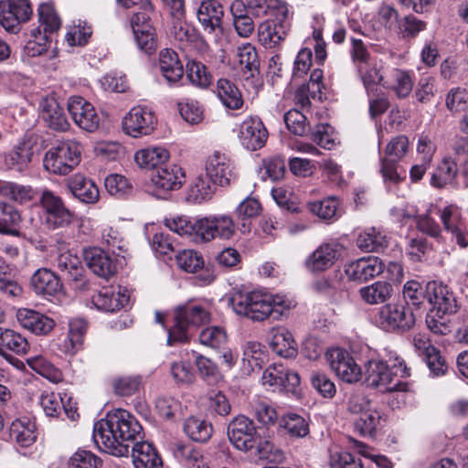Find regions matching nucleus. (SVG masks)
<instances>
[{
    "label": "nucleus",
    "mask_w": 468,
    "mask_h": 468,
    "mask_svg": "<svg viewBox=\"0 0 468 468\" xmlns=\"http://www.w3.org/2000/svg\"><path fill=\"white\" fill-rule=\"evenodd\" d=\"M410 376L409 368L403 360L391 367L382 360H370L365 367V382L367 387L379 388L382 392L407 391L406 382L396 380V378Z\"/></svg>",
    "instance_id": "3"
},
{
    "label": "nucleus",
    "mask_w": 468,
    "mask_h": 468,
    "mask_svg": "<svg viewBox=\"0 0 468 468\" xmlns=\"http://www.w3.org/2000/svg\"><path fill=\"white\" fill-rule=\"evenodd\" d=\"M427 366L434 376L444 375L447 370V365L444 358L441 356L439 350L431 345L424 347L423 352Z\"/></svg>",
    "instance_id": "60"
},
{
    "label": "nucleus",
    "mask_w": 468,
    "mask_h": 468,
    "mask_svg": "<svg viewBox=\"0 0 468 468\" xmlns=\"http://www.w3.org/2000/svg\"><path fill=\"white\" fill-rule=\"evenodd\" d=\"M169 158L168 151L164 147H149L138 151L134 159L136 163L144 168L156 170L161 165H165V162Z\"/></svg>",
    "instance_id": "36"
},
{
    "label": "nucleus",
    "mask_w": 468,
    "mask_h": 468,
    "mask_svg": "<svg viewBox=\"0 0 468 468\" xmlns=\"http://www.w3.org/2000/svg\"><path fill=\"white\" fill-rule=\"evenodd\" d=\"M409 140L405 135H398L390 140L384 151V158L399 161L406 154Z\"/></svg>",
    "instance_id": "61"
},
{
    "label": "nucleus",
    "mask_w": 468,
    "mask_h": 468,
    "mask_svg": "<svg viewBox=\"0 0 468 468\" xmlns=\"http://www.w3.org/2000/svg\"><path fill=\"white\" fill-rule=\"evenodd\" d=\"M39 201L46 212L45 223L49 229H64L73 222L74 213L68 209L61 197L52 191L44 190Z\"/></svg>",
    "instance_id": "8"
},
{
    "label": "nucleus",
    "mask_w": 468,
    "mask_h": 468,
    "mask_svg": "<svg viewBox=\"0 0 468 468\" xmlns=\"http://www.w3.org/2000/svg\"><path fill=\"white\" fill-rule=\"evenodd\" d=\"M261 207L260 202L252 197L244 199L237 207L236 214L237 218L242 221V231L249 230V225L247 220L251 218L258 216L261 212Z\"/></svg>",
    "instance_id": "57"
},
{
    "label": "nucleus",
    "mask_w": 468,
    "mask_h": 468,
    "mask_svg": "<svg viewBox=\"0 0 468 468\" xmlns=\"http://www.w3.org/2000/svg\"><path fill=\"white\" fill-rule=\"evenodd\" d=\"M196 366L201 378L209 385H215L221 379L217 365L209 358L201 355L196 358Z\"/></svg>",
    "instance_id": "54"
},
{
    "label": "nucleus",
    "mask_w": 468,
    "mask_h": 468,
    "mask_svg": "<svg viewBox=\"0 0 468 468\" xmlns=\"http://www.w3.org/2000/svg\"><path fill=\"white\" fill-rule=\"evenodd\" d=\"M80 154L81 146L77 142H61L46 153L44 167L55 175H68L79 165Z\"/></svg>",
    "instance_id": "5"
},
{
    "label": "nucleus",
    "mask_w": 468,
    "mask_h": 468,
    "mask_svg": "<svg viewBox=\"0 0 468 468\" xmlns=\"http://www.w3.org/2000/svg\"><path fill=\"white\" fill-rule=\"evenodd\" d=\"M211 216L191 220L188 217L178 216L166 218L165 226L180 236H187L194 241L202 243L215 239Z\"/></svg>",
    "instance_id": "7"
},
{
    "label": "nucleus",
    "mask_w": 468,
    "mask_h": 468,
    "mask_svg": "<svg viewBox=\"0 0 468 468\" xmlns=\"http://www.w3.org/2000/svg\"><path fill=\"white\" fill-rule=\"evenodd\" d=\"M186 76L193 85L201 89L208 87L212 81V76L207 71V67L195 60L186 64Z\"/></svg>",
    "instance_id": "49"
},
{
    "label": "nucleus",
    "mask_w": 468,
    "mask_h": 468,
    "mask_svg": "<svg viewBox=\"0 0 468 468\" xmlns=\"http://www.w3.org/2000/svg\"><path fill=\"white\" fill-rule=\"evenodd\" d=\"M385 270L384 262L375 256L362 257L351 261L345 267V272L349 280L365 282L381 274Z\"/></svg>",
    "instance_id": "15"
},
{
    "label": "nucleus",
    "mask_w": 468,
    "mask_h": 468,
    "mask_svg": "<svg viewBox=\"0 0 468 468\" xmlns=\"http://www.w3.org/2000/svg\"><path fill=\"white\" fill-rule=\"evenodd\" d=\"M331 369L336 376L346 383H356L360 380L362 371L354 357L341 348H334L328 353Z\"/></svg>",
    "instance_id": "12"
},
{
    "label": "nucleus",
    "mask_w": 468,
    "mask_h": 468,
    "mask_svg": "<svg viewBox=\"0 0 468 468\" xmlns=\"http://www.w3.org/2000/svg\"><path fill=\"white\" fill-rule=\"evenodd\" d=\"M361 299L367 304H380L388 301L393 294L391 283L384 281L364 286L358 291Z\"/></svg>",
    "instance_id": "33"
},
{
    "label": "nucleus",
    "mask_w": 468,
    "mask_h": 468,
    "mask_svg": "<svg viewBox=\"0 0 468 468\" xmlns=\"http://www.w3.org/2000/svg\"><path fill=\"white\" fill-rule=\"evenodd\" d=\"M228 437L236 449L242 452L254 450L259 459H269L273 449L269 441L258 434L253 420L245 415H239L229 423Z\"/></svg>",
    "instance_id": "2"
},
{
    "label": "nucleus",
    "mask_w": 468,
    "mask_h": 468,
    "mask_svg": "<svg viewBox=\"0 0 468 468\" xmlns=\"http://www.w3.org/2000/svg\"><path fill=\"white\" fill-rule=\"evenodd\" d=\"M9 436L18 446L27 448L36 441V425L28 419L15 420L10 425Z\"/></svg>",
    "instance_id": "32"
},
{
    "label": "nucleus",
    "mask_w": 468,
    "mask_h": 468,
    "mask_svg": "<svg viewBox=\"0 0 468 468\" xmlns=\"http://www.w3.org/2000/svg\"><path fill=\"white\" fill-rule=\"evenodd\" d=\"M250 14L254 17L271 16L276 19L288 17V7L280 0H245Z\"/></svg>",
    "instance_id": "28"
},
{
    "label": "nucleus",
    "mask_w": 468,
    "mask_h": 468,
    "mask_svg": "<svg viewBox=\"0 0 468 468\" xmlns=\"http://www.w3.org/2000/svg\"><path fill=\"white\" fill-rule=\"evenodd\" d=\"M39 110L43 121L50 129L65 132L69 128V122L63 108L54 97L42 98L39 102Z\"/></svg>",
    "instance_id": "24"
},
{
    "label": "nucleus",
    "mask_w": 468,
    "mask_h": 468,
    "mask_svg": "<svg viewBox=\"0 0 468 468\" xmlns=\"http://www.w3.org/2000/svg\"><path fill=\"white\" fill-rule=\"evenodd\" d=\"M209 313L199 305L180 306L176 310L175 325L168 332V345L189 340L188 329L209 322Z\"/></svg>",
    "instance_id": "6"
},
{
    "label": "nucleus",
    "mask_w": 468,
    "mask_h": 468,
    "mask_svg": "<svg viewBox=\"0 0 468 468\" xmlns=\"http://www.w3.org/2000/svg\"><path fill=\"white\" fill-rule=\"evenodd\" d=\"M88 323L83 318H73L69 323V336L65 341V352L73 355L81 349Z\"/></svg>",
    "instance_id": "38"
},
{
    "label": "nucleus",
    "mask_w": 468,
    "mask_h": 468,
    "mask_svg": "<svg viewBox=\"0 0 468 468\" xmlns=\"http://www.w3.org/2000/svg\"><path fill=\"white\" fill-rule=\"evenodd\" d=\"M339 257L336 244L324 243L319 246L306 260V268L313 272L324 271L334 265Z\"/></svg>",
    "instance_id": "26"
},
{
    "label": "nucleus",
    "mask_w": 468,
    "mask_h": 468,
    "mask_svg": "<svg viewBox=\"0 0 468 468\" xmlns=\"http://www.w3.org/2000/svg\"><path fill=\"white\" fill-rule=\"evenodd\" d=\"M132 448L135 468H161L163 462L154 446L147 441H137Z\"/></svg>",
    "instance_id": "30"
},
{
    "label": "nucleus",
    "mask_w": 468,
    "mask_h": 468,
    "mask_svg": "<svg viewBox=\"0 0 468 468\" xmlns=\"http://www.w3.org/2000/svg\"><path fill=\"white\" fill-rule=\"evenodd\" d=\"M416 319L412 309L404 304H387L378 313V323L387 331L399 333L410 330Z\"/></svg>",
    "instance_id": "9"
},
{
    "label": "nucleus",
    "mask_w": 468,
    "mask_h": 468,
    "mask_svg": "<svg viewBox=\"0 0 468 468\" xmlns=\"http://www.w3.org/2000/svg\"><path fill=\"white\" fill-rule=\"evenodd\" d=\"M380 418V413L376 410L363 411L354 422L355 429L363 436L372 437L376 433Z\"/></svg>",
    "instance_id": "47"
},
{
    "label": "nucleus",
    "mask_w": 468,
    "mask_h": 468,
    "mask_svg": "<svg viewBox=\"0 0 468 468\" xmlns=\"http://www.w3.org/2000/svg\"><path fill=\"white\" fill-rule=\"evenodd\" d=\"M458 173L455 161L451 157L444 158L439 165L436 172L432 175L431 183L437 187H442L454 181Z\"/></svg>",
    "instance_id": "45"
},
{
    "label": "nucleus",
    "mask_w": 468,
    "mask_h": 468,
    "mask_svg": "<svg viewBox=\"0 0 468 468\" xmlns=\"http://www.w3.org/2000/svg\"><path fill=\"white\" fill-rule=\"evenodd\" d=\"M217 95L222 104L230 110H239L243 105L240 91L235 84L226 79H220L217 83Z\"/></svg>",
    "instance_id": "37"
},
{
    "label": "nucleus",
    "mask_w": 468,
    "mask_h": 468,
    "mask_svg": "<svg viewBox=\"0 0 468 468\" xmlns=\"http://www.w3.org/2000/svg\"><path fill=\"white\" fill-rule=\"evenodd\" d=\"M215 239H230L236 233V225L227 215L211 216Z\"/></svg>",
    "instance_id": "56"
},
{
    "label": "nucleus",
    "mask_w": 468,
    "mask_h": 468,
    "mask_svg": "<svg viewBox=\"0 0 468 468\" xmlns=\"http://www.w3.org/2000/svg\"><path fill=\"white\" fill-rule=\"evenodd\" d=\"M227 340V334L220 326H207L199 334L200 343L214 349L224 347Z\"/></svg>",
    "instance_id": "51"
},
{
    "label": "nucleus",
    "mask_w": 468,
    "mask_h": 468,
    "mask_svg": "<svg viewBox=\"0 0 468 468\" xmlns=\"http://www.w3.org/2000/svg\"><path fill=\"white\" fill-rule=\"evenodd\" d=\"M223 5L217 0H203L197 10V18L203 30L208 34L223 33Z\"/></svg>",
    "instance_id": "17"
},
{
    "label": "nucleus",
    "mask_w": 468,
    "mask_h": 468,
    "mask_svg": "<svg viewBox=\"0 0 468 468\" xmlns=\"http://www.w3.org/2000/svg\"><path fill=\"white\" fill-rule=\"evenodd\" d=\"M175 457L187 468H209L207 458L202 452L189 444H177Z\"/></svg>",
    "instance_id": "34"
},
{
    "label": "nucleus",
    "mask_w": 468,
    "mask_h": 468,
    "mask_svg": "<svg viewBox=\"0 0 468 468\" xmlns=\"http://www.w3.org/2000/svg\"><path fill=\"white\" fill-rule=\"evenodd\" d=\"M159 68L162 76L169 85L177 83L183 78V65L177 53L171 48H165L160 51Z\"/></svg>",
    "instance_id": "27"
},
{
    "label": "nucleus",
    "mask_w": 468,
    "mask_h": 468,
    "mask_svg": "<svg viewBox=\"0 0 468 468\" xmlns=\"http://www.w3.org/2000/svg\"><path fill=\"white\" fill-rule=\"evenodd\" d=\"M38 19L40 25L44 27L45 35L53 33L60 28L61 21L50 4H41L38 6Z\"/></svg>",
    "instance_id": "52"
},
{
    "label": "nucleus",
    "mask_w": 468,
    "mask_h": 468,
    "mask_svg": "<svg viewBox=\"0 0 468 468\" xmlns=\"http://www.w3.org/2000/svg\"><path fill=\"white\" fill-rule=\"evenodd\" d=\"M426 297L432 307L430 313L438 317L453 314L459 309L453 292L442 282H429L426 284Z\"/></svg>",
    "instance_id": "10"
},
{
    "label": "nucleus",
    "mask_w": 468,
    "mask_h": 468,
    "mask_svg": "<svg viewBox=\"0 0 468 468\" xmlns=\"http://www.w3.org/2000/svg\"><path fill=\"white\" fill-rule=\"evenodd\" d=\"M403 298L406 302V305L420 306L426 299V287L423 286L417 281H409L403 286Z\"/></svg>",
    "instance_id": "58"
},
{
    "label": "nucleus",
    "mask_w": 468,
    "mask_h": 468,
    "mask_svg": "<svg viewBox=\"0 0 468 468\" xmlns=\"http://www.w3.org/2000/svg\"><path fill=\"white\" fill-rule=\"evenodd\" d=\"M185 178L183 169L177 165H165L157 167L152 172L153 185L164 192L176 190L181 187Z\"/></svg>",
    "instance_id": "21"
},
{
    "label": "nucleus",
    "mask_w": 468,
    "mask_h": 468,
    "mask_svg": "<svg viewBox=\"0 0 468 468\" xmlns=\"http://www.w3.org/2000/svg\"><path fill=\"white\" fill-rule=\"evenodd\" d=\"M30 287L37 295L50 297L55 296L62 290V282L51 270L40 268L31 276Z\"/></svg>",
    "instance_id": "22"
},
{
    "label": "nucleus",
    "mask_w": 468,
    "mask_h": 468,
    "mask_svg": "<svg viewBox=\"0 0 468 468\" xmlns=\"http://www.w3.org/2000/svg\"><path fill=\"white\" fill-rule=\"evenodd\" d=\"M184 431L193 441L198 442L207 441L212 435V425L197 417H189L184 424Z\"/></svg>",
    "instance_id": "43"
},
{
    "label": "nucleus",
    "mask_w": 468,
    "mask_h": 468,
    "mask_svg": "<svg viewBox=\"0 0 468 468\" xmlns=\"http://www.w3.org/2000/svg\"><path fill=\"white\" fill-rule=\"evenodd\" d=\"M392 83H386V88L392 90L399 99L410 95L413 88V81L407 71L394 69L392 71Z\"/></svg>",
    "instance_id": "48"
},
{
    "label": "nucleus",
    "mask_w": 468,
    "mask_h": 468,
    "mask_svg": "<svg viewBox=\"0 0 468 468\" xmlns=\"http://www.w3.org/2000/svg\"><path fill=\"white\" fill-rule=\"evenodd\" d=\"M268 131L259 117H249L239 127V140L250 151L261 149L266 144Z\"/></svg>",
    "instance_id": "18"
},
{
    "label": "nucleus",
    "mask_w": 468,
    "mask_h": 468,
    "mask_svg": "<svg viewBox=\"0 0 468 468\" xmlns=\"http://www.w3.org/2000/svg\"><path fill=\"white\" fill-rule=\"evenodd\" d=\"M68 186L75 197L86 204H94L99 200L98 186L84 176L77 174L68 180Z\"/></svg>",
    "instance_id": "29"
},
{
    "label": "nucleus",
    "mask_w": 468,
    "mask_h": 468,
    "mask_svg": "<svg viewBox=\"0 0 468 468\" xmlns=\"http://www.w3.org/2000/svg\"><path fill=\"white\" fill-rule=\"evenodd\" d=\"M356 70L369 97H374L375 91L378 90V84L386 86L382 76L374 65L370 63L367 65L361 64Z\"/></svg>",
    "instance_id": "46"
},
{
    "label": "nucleus",
    "mask_w": 468,
    "mask_h": 468,
    "mask_svg": "<svg viewBox=\"0 0 468 468\" xmlns=\"http://www.w3.org/2000/svg\"><path fill=\"white\" fill-rule=\"evenodd\" d=\"M20 325L36 335H48L55 326V322L48 316L32 309L21 308L16 312Z\"/></svg>",
    "instance_id": "25"
},
{
    "label": "nucleus",
    "mask_w": 468,
    "mask_h": 468,
    "mask_svg": "<svg viewBox=\"0 0 468 468\" xmlns=\"http://www.w3.org/2000/svg\"><path fill=\"white\" fill-rule=\"evenodd\" d=\"M92 35L91 27L86 22L80 21L74 25L66 35L69 46H85Z\"/></svg>",
    "instance_id": "59"
},
{
    "label": "nucleus",
    "mask_w": 468,
    "mask_h": 468,
    "mask_svg": "<svg viewBox=\"0 0 468 468\" xmlns=\"http://www.w3.org/2000/svg\"><path fill=\"white\" fill-rule=\"evenodd\" d=\"M446 107L453 112H463L468 108V92L464 89H452L446 97Z\"/></svg>",
    "instance_id": "64"
},
{
    "label": "nucleus",
    "mask_w": 468,
    "mask_h": 468,
    "mask_svg": "<svg viewBox=\"0 0 468 468\" xmlns=\"http://www.w3.org/2000/svg\"><path fill=\"white\" fill-rule=\"evenodd\" d=\"M388 239L380 230L370 228L361 232L356 239V246L364 251H379L388 246Z\"/></svg>",
    "instance_id": "40"
},
{
    "label": "nucleus",
    "mask_w": 468,
    "mask_h": 468,
    "mask_svg": "<svg viewBox=\"0 0 468 468\" xmlns=\"http://www.w3.org/2000/svg\"><path fill=\"white\" fill-rule=\"evenodd\" d=\"M20 222L19 211L13 205L0 201V233L18 236L16 228Z\"/></svg>",
    "instance_id": "41"
},
{
    "label": "nucleus",
    "mask_w": 468,
    "mask_h": 468,
    "mask_svg": "<svg viewBox=\"0 0 468 468\" xmlns=\"http://www.w3.org/2000/svg\"><path fill=\"white\" fill-rule=\"evenodd\" d=\"M439 216L444 229L452 234L456 243L462 248H467L468 235L460 209L453 205H450L440 210Z\"/></svg>",
    "instance_id": "20"
},
{
    "label": "nucleus",
    "mask_w": 468,
    "mask_h": 468,
    "mask_svg": "<svg viewBox=\"0 0 468 468\" xmlns=\"http://www.w3.org/2000/svg\"><path fill=\"white\" fill-rule=\"evenodd\" d=\"M283 19H266L258 27V36L260 41L267 48H272L283 41L291 28V25L287 20Z\"/></svg>",
    "instance_id": "19"
},
{
    "label": "nucleus",
    "mask_w": 468,
    "mask_h": 468,
    "mask_svg": "<svg viewBox=\"0 0 468 468\" xmlns=\"http://www.w3.org/2000/svg\"><path fill=\"white\" fill-rule=\"evenodd\" d=\"M154 113L145 107H133L123 118L124 132L134 138L150 134L155 127Z\"/></svg>",
    "instance_id": "14"
},
{
    "label": "nucleus",
    "mask_w": 468,
    "mask_h": 468,
    "mask_svg": "<svg viewBox=\"0 0 468 468\" xmlns=\"http://www.w3.org/2000/svg\"><path fill=\"white\" fill-rule=\"evenodd\" d=\"M270 346L276 354L285 358L294 357L298 353L297 344L286 328L279 327L271 331Z\"/></svg>",
    "instance_id": "31"
},
{
    "label": "nucleus",
    "mask_w": 468,
    "mask_h": 468,
    "mask_svg": "<svg viewBox=\"0 0 468 468\" xmlns=\"http://www.w3.org/2000/svg\"><path fill=\"white\" fill-rule=\"evenodd\" d=\"M206 173L213 184L221 186H229L236 177L231 160L220 152L216 151L206 162Z\"/></svg>",
    "instance_id": "16"
},
{
    "label": "nucleus",
    "mask_w": 468,
    "mask_h": 468,
    "mask_svg": "<svg viewBox=\"0 0 468 468\" xmlns=\"http://www.w3.org/2000/svg\"><path fill=\"white\" fill-rule=\"evenodd\" d=\"M34 155L33 144L30 139H24L6 157V163L22 171L31 162Z\"/></svg>",
    "instance_id": "42"
},
{
    "label": "nucleus",
    "mask_w": 468,
    "mask_h": 468,
    "mask_svg": "<svg viewBox=\"0 0 468 468\" xmlns=\"http://www.w3.org/2000/svg\"><path fill=\"white\" fill-rule=\"evenodd\" d=\"M29 349L26 337L10 329H0V354L5 355L9 350L17 355H24Z\"/></svg>",
    "instance_id": "39"
},
{
    "label": "nucleus",
    "mask_w": 468,
    "mask_h": 468,
    "mask_svg": "<svg viewBox=\"0 0 468 468\" xmlns=\"http://www.w3.org/2000/svg\"><path fill=\"white\" fill-rule=\"evenodd\" d=\"M279 427L291 437L303 438L309 433V424L305 419L296 413H288L279 420Z\"/></svg>",
    "instance_id": "44"
},
{
    "label": "nucleus",
    "mask_w": 468,
    "mask_h": 468,
    "mask_svg": "<svg viewBox=\"0 0 468 468\" xmlns=\"http://www.w3.org/2000/svg\"><path fill=\"white\" fill-rule=\"evenodd\" d=\"M105 188L112 196L122 197L132 189V185L123 176L113 174L105 178Z\"/></svg>",
    "instance_id": "63"
},
{
    "label": "nucleus",
    "mask_w": 468,
    "mask_h": 468,
    "mask_svg": "<svg viewBox=\"0 0 468 468\" xmlns=\"http://www.w3.org/2000/svg\"><path fill=\"white\" fill-rule=\"evenodd\" d=\"M143 428L129 411L117 409L95 422L93 440L99 449L116 457L128 456L130 448L142 438Z\"/></svg>",
    "instance_id": "1"
},
{
    "label": "nucleus",
    "mask_w": 468,
    "mask_h": 468,
    "mask_svg": "<svg viewBox=\"0 0 468 468\" xmlns=\"http://www.w3.org/2000/svg\"><path fill=\"white\" fill-rule=\"evenodd\" d=\"M84 259L89 269L99 277L107 280L116 272L114 260L108 252L100 248L86 250Z\"/></svg>",
    "instance_id": "23"
},
{
    "label": "nucleus",
    "mask_w": 468,
    "mask_h": 468,
    "mask_svg": "<svg viewBox=\"0 0 468 468\" xmlns=\"http://www.w3.org/2000/svg\"><path fill=\"white\" fill-rule=\"evenodd\" d=\"M338 202L335 198H327L321 201L308 203L309 210L318 218L327 220L335 216Z\"/></svg>",
    "instance_id": "62"
},
{
    "label": "nucleus",
    "mask_w": 468,
    "mask_h": 468,
    "mask_svg": "<svg viewBox=\"0 0 468 468\" xmlns=\"http://www.w3.org/2000/svg\"><path fill=\"white\" fill-rule=\"evenodd\" d=\"M287 129L295 135L303 136L309 132L306 117L298 110L292 109L284 116Z\"/></svg>",
    "instance_id": "53"
},
{
    "label": "nucleus",
    "mask_w": 468,
    "mask_h": 468,
    "mask_svg": "<svg viewBox=\"0 0 468 468\" xmlns=\"http://www.w3.org/2000/svg\"><path fill=\"white\" fill-rule=\"evenodd\" d=\"M176 262L180 269L194 273L204 266L201 254L193 250H184L176 256Z\"/></svg>",
    "instance_id": "55"
},
{
    "label": "nucleus",
    "mask_w": 468,
    "mask_h": 468,
    "mask_svg": "<svg viewBox=\"0 0 468 468\" xmlns=\"http://www.w3.org/2000/svg\"><path fill=\"white\" fill-rule=\"evenodd\" d=\"M239 70L242 78L249 80L259 73V60L255 48L250 44L243 45L237 52Z\"/></svg>",
    "instance_id": "35"
},
{
    "label": "nucleus",
    "mask_w": 468,
    "mask_h": 468,
    "mask_svg": "<svg viewBox=\"0 0 468 468\" xmlns=\"http://www.w3.org/2000/svg\"><path fill=\"white\" fill-rule=\"evenodd\" d=\"M68 111L74 122L82 130L92 133L99 128L100 117L94 106L80 96H72L68 101Z\"/></svg>",
    "instance_id": "13"
},
{
    "label": "nucleus",
    "mask_w": 468,
    "mask_h": 468,
    "mask_svg": "<svg viewBox=\"0 0 468 468\" xmlns=\"http://www.w3.org/2000/svg\"><path fill=\"white\" fill-rule=\"evenodd\" d=\"M102 460L86 450H78L68 462V468H102Z\"/></svg>",
    "instance_id": "50"
},
{
    "label": "nucleus",
    "mask_w": 468,
    "mask_h": 468,
    "mask_svg": "<svg viewBox=\"0 0 468 468\" xmlns=\"http://www.w3.org/2000/svg\"><path fill=\"white\" fill-rule=\"evenodd\" d=\"M271 294L261 291L236 292L229 298L233 311L252 321L262 322L271 317Z\"/></svg>",
    "instance_id": "4"
},
{
    "label": "nucleus",
    "mask_w": 468,
    "mask_h": 468,
    "mask_svg": "<svg viewBox=\"0 0 468 468\" xmlns=\"http://www.w3.org/2000/svg\"><path fill=\"white\" fill-rule=\"evenodd\" d=\"M32 13L28 0L0 1V25L8 32L17 33L20 24L28 21Z\"/></svg>",
    "instance_id": "11"
}]
</instances>
